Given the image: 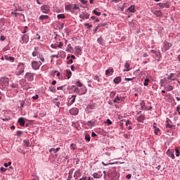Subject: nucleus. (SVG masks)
<instances>
[{"label":"nucleus","instance_id":"f257e3e1","mask_svg":"<svg viewBox=\"0 0 180 180\" xmlns=\"http://www.w3.org/2000/svg\"><path fill=\"white\" fill-rule=\"evenodd\" d=\"M25 72V63H20L17 67L16 75H22Z\"/></svg>","mask_w":180,"mask_h":180},{"label":"nucleus","instance_id":"f03ea898","mask_svg":"<svg viewBox=\"0 0 180 180\" xmlns=\"http://www.w3.org/2000/svg\"><path fill=\"white\" fill-rule=\"evenodd\" d=\"M41 63L40 61L37 62L36 60H33L32 62V68L33 70H39L40 66L41 65Z\"/></svg>","mask_w":180,"mask_h":180},{"label":"nucleus","instance_id":"7ed1b4c3","mask_svg":"<svg viewBox=\"0 0 180 180\" xmlns=\"http://www.w3.org/2000/svg\"><path fill=\"white\" fill-rule=\"evenodd\" d=\"M41 11L42 13H50V6L49 5H43L41 6Z\"/></svg>","mask_w":180,"mask_h":180},{"label":"nucleus","instance_id":"20e7f679","mask_svg":"<svg viewBox=\"0 0 180 180\" xmlns=\"http://www.w3.org/2000/svg\"><path fill=\"white\" fill-rule=\"evenodd\" d=\"M137 116L138 117H136V120L138 122H143V120H146V117L141 115V111H139L137 113Z\"/></svg>","mask_w":180,"mask_h":180},{"label":"nucleus","instance_id":"39448f33","mask_svg":"<svg viewBox=\"0 0 180 180\" xmlns=\"http://www.w3.org/2000/svg\"><path fill=\"white\" fill-rule=\"evenodd\" d=\"M79 112V110L77 108H73L70 110V115H72L73 116H77V115H78Z\"/></svg>","mask_w":180,"mask_h":180},{"label":"nucleus","instance_id":"423d86ee","mask_svg":"<svg viewBox=\"0 0 180 180\" xmlns=\"http://www.w3.org/2000/svg\"><path fill=\"white\" fill-rule=\"evenodd\" d=\"M80 19H89V13L87 12H83L80 15H79Z\"/></svg>","mask_w":180,"mask_h":180},{"label":"nucleus","instance_id":"0eeeda50","mask_svg":"<svg viewBox=\"0 0 180 180\" xmlns=\"http://www.w3.org/2000/svg\"><path fill=\"white\" fill-rule=\"evenodd\" d=\"M171 44L168 41H165L164 42V46H163V49L165 50V51H167V50H169V47H171Z\"/></svg>","mask_w":180,"mask_h":180},{"label":"nucleus","instance_id":"6e6552de","mask_svg":"<svg viewBox=\"0 0 180 180\" xmlns=\"http://www.w3.org/2000/svg\"><path fill=\"white\" fill-rule=\"evenodd\" d=\"M96 124V120H92L91 121L87 122L86 124L89 127H94Z\"/></svg>","mask_w":180,"mask_h":180},{"label":"nucleus","instance_id":"1a4fd4ad","mask_svg":"<svg viewBox=\"0 0 180 180\" xmlns=\"http://www.w3.org/2000/svg\"><path fill=\"white\" fill-rule=\"evenodd\" d=\"M123 101H124V97H119V96H117V98L114 99L113 102L116 103V102H123Z\"/></svg>","mask_w":180,"mask_h":180},{"label":"nucleus","instance_id":"9d476101","mask_svg":"<svg viewBox=\"0 0 180 180\" xmlns=\"http://www.w3.org/2000/svg\"><path fill=\"white\" fill-rule=\"evenodd\" d=\"M34 75V74H33V73H27L26 78H27V79H29V81H33Z\"/></svg>","mask_w":180,"mask_h":180},{"label":"nucleus","instance_id":"9b49d317","mask_svg":"<svg viewBox=\"0 0 180 180\" xmlns=\"http://www.w3.org/2000/svg\"><path fill=\"white\" fill-rule=\"evenodd\" d=\"M113 72H114L113 68H109L107 70H105V75L107 77H109V75H112Z\"/></svg>","mask_w":180,"mask_h":180},{"label":"nucleus","instance_id":"f8f14e48","mask_svg":"<svg viewBox=\"0 0 180 180\" xmlns=\"http://www.w3.org/2000/svg\"><path fill=\"white\" fill-rule=\"evenodd\" d=\"M77 98V96L73 95L72 96V98H70L68 105H72V103H75V98Z\"/></svg>","mask_w":180,"mask_h":180},{"label":"nucleus","instance_id":"ddd939ff","mask_svg":"<svg viewBox=\"0 0 180 180\" xmlns=\"http://www.w3.org/2000/svg\"><path fill=\"white\" fill-rule=\"evenodd\" d=\"M60 101H61V99H58V98H55L53 101V103L56 105V106H57V108H60Z\"/></svg>","mask_w":180,"mask_h":180},{"label":"nucleus","instance_id":"4468645a","mask_svg":"<svg viewBox=\"0 0 180 180\" xmlns=\"http://www.w3.org/2000/svg\"><path fill=\"white\" fill-rule=\"evenodd\" d=\"M169 122L171 123V120H169V118H167V121H166V128L167 129H172V124H169Z\"/></svg>","mask_w":180,"mask_h":180},{"label":"nucleus","instance_id":"2eb2a0df","mask_svg":"<svg viewBox=\"0 0 180 180\" xmlns=\"http://www.w3.org/2000/svg\"><path fill=\"white\" fill-rule=\"evenodd\" d=\"M165 91H167L168 92H169L174 89V86H172V85H165Z\"/></svg>","mask_w":180,"mask_h":180},{"label":"nucleus","instance_id":"dca6fc26","mask_svg":"<svg viewBox=\"0 0 180 180\" xmlns=\"http://www.w3.org/2000/svg\"><path fill=\"white\" fill-rule=\"evenodd\" d=\"M22 41H24L25 43H27V41H29V35L27 34H24L22 37Z\"/></svg>","mask_w":180,"mask_h":180},{"label":"nucleus","instance_id":"f3484780","mask_svg":"<svg viewBox=\"0 0 180 180\" xmlns=\"http://www.w3.org/2000/svg\"><path fill=\"white\" fill-rule=\"evenodd\" d=\"M1 81L6 85H9V78H8V77H1Z\"/></svg>","mask_w":180,"mask_h":180},{"label":"nucleus","instance_id":"a211bd4d","mask_svg":"<svg viewBox=\"0 0 180 180\" xmlns=\"http://www.w3.org/2000/svg\"><path fill=\"white\" fill-rule=\"evenodd\" d=\"M114 84H120L122 82V78L120 77H117L113 80Z\"/></svg>","mask_w":180,"mask_h":180},{"label":"nucleus","instance_id":"6ab92c4d","mask_svg":"<svg viewBox=\"0 0 180 180\" xmlns=\"http://www.w3.org/2000/svg\"><path fill=\"white\" fill-rule=\"evenodd\" d=\"M18 123H20V126H25V118H23V117H20L19 119H18Z\"/></svg>","mask_w":180,"mask_h":180},{"label":"nucleus","instance_id":"aec40b11","mask_svg":"<svg viewBox=\"0 0 180 180\" xmlns=\"http://www.w3.org/2000/svg\"><path fill=\"white\" fill-rule=\"evenodd\" d=\"M4 58L7 61H15V58L12 56H4Z\"/></svg>","mask_w":180,"mask_h":180},{"label":"nucleus","instance_id":"412c9836","mask_svg":"<svg viewBox=\"0 0 180 180\" xmlns=\"http://www.w3.org/2000/svg\"><path fill=\"white\" fill-rule=\"evenodd\" d=\"M75 49L76 54H78V55L81 54L82 50H81V47H79V46H75Z\"/></svg>","mask_w":180,"mask_h":180},{"label":"nucleus","instance_id":"4be33fe9","mask_svg":"<svg viewBox=\"0 0 180 180\" xmlns=\"http://www.w3.org/2000/svg\"><path fill=\"white\" fill-rule=\"evenodd\" d=\"M49 18H50L49 15H41L39 16V20H45L46 19H49Z\"/></svg>","mask_w":180,"mask_h":180},{"label":"nucleus","instance_id":"5701e85b","mask_svg":"<svg viewBox=\"0 0 180 180\" xmlns=\"http://www.w3.org/2000/svg\"><path fill=\"white\" fill-rule=\"evenodd\" d=\"M71 75H72V72H71V70H66V77L68 79H70L71 78Z\"/></svg>","mask_w":180,"mask_h":180},{"label":"nucleus","instance_id":"b1692460","mask_svg":"<svg viewBox=\"0 0 180 180\" xmlns=\"http://www.w3.org/2000/svg\"><path fill=\"white\" fill-rule=\"evenodd\" d=\"M167 154L169 157H170L171 158H172V160H175V155L174 154V153L171 152V151H167Z\"/></svg>","mask_w":180,"mask_h":180},{"label":"nucleus","instance_id":"393cba45","mask_svg":"<svg viewBox=\"0 0 180 180\" xmlns=\"http://www.w3.org/2000/svg\"><path fill=\"white\" fill-rule=\"evenodd\" d=\"M124 68L125 69L124 70V71H130V64H129V63H125Z\"/></svg>","mask_w":180,"mask_h":180},{"label":"nucleus","instance_id":"a878e982","mask_svg":"<svg viewBox=\"0 0 180 180\" xmlns=\"http://www.w3.org/2000/svg\"><path fill=\"white\" fill-rule=\"evenodd\" d=\"M128 11H129L131 13H134L136 12V8H134V6H131L128 8Z\"/></svg>","mask_w":180,"mask_h":180},{"label":"nucleus","instance_id":"bb28decb","mask_svg":"<svg viewBox=\"0 0 180 180\" xmlns=\"http://www.w3.org/2000/svg\"><path fill=\"white\" fill-rule=\"evenodd\" d=\"M23 142L25 147H30L32 146L28 140H24Z\"/></svg>","mask_w":180,"mask_h":180},{"label":"nucleus","instance_id":"cd10ccee","mask_svg":"<svg viewBox=\"0 0 180 180\" xmlns=\"http://www.w3.org/2000/svg\"><path fill=\"white\" fill-rule=\"evenodd\" d=\"M58 151H60V148H51L50 150V153H58Z\"/></svg>","mask_w":180,"mask_h":180},{"label":"nucleus","instance_id":"c85d7f7f","mask_svg":"<svg viewBox=\"0 0 180 180\" xmlns=\"http://www.w3.org/2000/svg\"><path fill=\"white\" fill-rule=\"evenodd\" d=\"M174 77H175V74L171 73L170 75L167 77V79H172V81H175V79H176L174 78Z\"/></svg>","mask_w":180,"mask_h":180},{"label":"nucleus","instance_id":"c756f323","mask_svg":"<svg viewBox=\"0 0 180 180\" xmlns=\"http://www.w3.org/2000/svg\"><path fill=\"white\" fill-rule=\"evenodd\" d=\"M70 149L72 150V151H75V150H77V144L72 143L70 145Z\"/></svg>","mask_w":180,"mask_h":180},{"label":"nucleus","instance_id":"7c9ffc66","mask_svg":"<svg viewBox=\"0 0 180 180\" xmlns=\"http://www.w3.org/2000/svg\"><path fill=\"white\" fill-rule=\"evenodd\" d=\"M148 82H150V79H148V78L145 79V80L143 82L144 86H148Z\"/></svg>","mask_w":180,"mask_h":180},{"label":"nucleus","instance_id":"2f4dec72","mask_svg":"<svg viewBox=\"0 0 180 180\" xmlns=\"http://www.w3.org/2000/svg\"><path fill=\"white\" fill-rule=\"evenodd\" d=\"M97 41L101 46L103 45V39L102 37L98 38Z\"/></svg>","mask_w":180,"mask_h":180},{"label":"nucleus","instance_id":"473e14b6","mask_svg":"<svg viewBox=\"0 0 180 180\" xmlns=\"http://www.w3.org/2000/svg\"><path fill=\"white\" fill-rule=\"evenodd\" d=\"M140 105H141V109H143V110H146V109H147V108H146V103H144V101H141V103H140Z\"/></svg>","mask_w":180,"mask_h":180},{"label":"nucleus","instance_id":"72a5a7b5","mask_svg":"<svg viewBox=\"0 0 180 180\" xmlns=\"http://www.w3.org/2000/svg\"><path fill=\"white\" fill-rule=\"evenodd\" d=\"M58 19H65V15L64 14H58Z\"/></svg>","mask_w":180,"mask_h":180},{"label":"nucleus","instance_id":"f704fd0d","mask_svg":"<svg viewBox=\"0 0 180 180\" xmlns=\"http://www.w3.org/2000/svg\"><path fill=\"white\" fill-rule=\"evenodd\" d=\"M175 152H176V156L179 157V155H180L179 148H175Z\"/></svg>","mask_w":180,"mask_h":180},{"label":"nucleus","instance_id":"c9c22d12","mask_svg":"<svg viewBox=\"0 0 180 180\" xmlns=\"http://www.w3.org/2000/svg\"><path fill=\"white\" fill-rule=\"evenodd\" d=\"M93 13H94V15H96V16H101V12H98L96 10H94Z\"/></svg>","mask_w":180,"mask_h":180},{"label":"nucleus","instance_id":"e433bc0d","mask_svg":"<svg viewBox=\"0 0 180 180\" xmlns=\"http://www.w3.org/2000/svg\"><path fill=\"white\" fill-rule=\"evenodd\" d=\"M85 140H86V141H91V136L89 134H86Z\"/></svg>","mask_w":180,"mask_h":180},{"label":"nucleus","instance_id":"4c0bfd02","mask_svg":"<svg viewBox=\"0 0 180 180\" xmlns=\"http://www.w3.org/2000/svg\"><path fill=\"white\" fill-rule=\"evenodd\" d=\"M76 85H77V86H79V88H82V86H83L82 83H81V82H79V81H77L76 82Z\"/></svg>","mask_w":180,"mask_h":180},{"label":"nucleus","instance_id":"58836bf2","mask_svg":"<svg viewBox=\"0 0 180 180\" xmlns=\"http://www.w3.org/2000/svg\"><path fill=\"white\" fill-rule=\"evenodd\" d=\"M94 79L98 81V82H101V78H99V76L98 75L94 76Z\"/></svg>","mask_w":180,"mask_h":180},{"label":"nucleus","instance_id":"ea45409f","mask_svg":"<svg viewBox=\"0 0 180 180\" xmlns=\"http://www.w3.org/2000/svg\"><path fill=\"white\" fill-rule=\"evenodd\" d=\"M159 133H160V128L155 129V134H156V136H158Z\"/></svg>","mask_w":180,"mask_h":180},{"label":"nucleus","instance_id":"a19ab883","mask_svg":"<svg viewBox=\"0 0 180 180\" xmlns=\"http://www.w3.org/2000/svg\"><path fill=\"white\" fill-rule=\"evenodd\" d=\"M64 46V43L59 42V44L57 45V47H59V49H61Z\"/></svg>","mask_w":180,"mask_h":180},{"label":"nucleus","instance_id":"79ce46f5","mask_svg":"<svg viewBox=\"0 0 180 180\" xmlns=\"http://www.w3.org/2000/svg\"><path fill=\"white\" fill-rule=\"evenodd\" d=\"M38 54H39V53L37 51L32 52V56L33 57L37 56Z\"/></svg>","mask_w":180,"mask_h":180},{"label":"nucleus","instance_id":"37998d69","mask_svg":"<svg viewBox=\"0 0 180 180\" xmlns=\"http://www.w3.org/2000/svg\"><path fill=\"white\" fill-rule=\"evenodd\" d=\"M84 26H87L88 29H91V27H92V25H89V23H85Z\"/></svg>","mask_w":180,"mask_h":180},{"label":"nucleus","instance_id":"c03bdc74","mask_svg":"<svg viewBox=\"0 0 180 180\" xmlns=\"http://www.w3.org/2000/svg\"><path fill=\"white\" fill-rule=\"evenodd\" d=\"M63 89H64V86H60L57 87L58 91H63Z\"/></svg>","mask_w":180,"mask_h":180},{"label":"nucleus","instance_id":"a18cd8bd","mask_svg":"<svg viewBox=\"0 0 180 180\" xmlns=\"http://www.w3.org/2000/svg\"><path fill=\"white\" fill-rule=\"evenodd\" d=\"M75 92L76 94H79V89L78 87L75 88Z\"/></svg>","mask_w":180,"mask_h":180},{"label":"nucleus","instance_id":"49530a36","mask_svg":"<svg viewBox=\"0 0 180 180\" xmlns=\"http://www.w3.org/2000/svg\"><path fill=\"white\" fill-rule=\"evenodd\" d=\"M106 123L108 124V126H110V124H112V122L109 119L107 120Z\"/></svg>","mask_w":180,"mask_h":180},{"label":"nucleus","instance_id":"de8ad7c7","mask_svg":"<svg viewBox=\"0 0 180 180\" xmlns=\"http://www.w3.org/2000/svg\"><path fill=\"white\" fill-rule=\"evenodd\" d=\"M88 108H89V109H95V107L92 104L89 105Z\"/></svg>","mask_w":180,"mask_h":180},{"label":"nucleus","instance_id":"09e8293b","mask_svg":"<svg viewBox=\"0 0 180 180\" xmlns=\"http://www.w3.org/2000/svg\"><path fill=\"white\" fill-rule=\"evenodd\" d=\"M133 79H134V77H132V78H125L124 81H133Z\"/></svg>","mask_w":180,"mask_h":180},{"label":"nucleus","instance_id":"8fccbe9b","mask_svg":"<svg viewBox=\"0 0 180 180\" xmlns=\"http://www.w3.org/2000/svg\"><path fill=\"white\" fill-rule=\"evenodd\" d=\"M115 95H116V93H115V91H112V92L110 93V96H111V98H113Z\"/></svg>","mask_w":180,"mask_h":180},{"label":"nucleus","instance_id":"3c124183","mask_svg":"<svg viewBox=\"0 0 180 180\" xmlns=\"http://www.w3.org/2000/svg\"><path fill=\"white\" fill-rule=\"evenodd\" d=\"M32 99H34V101L39 99V95H35L34 96L32 97Z\"/></svg>","mask_w":180,"mask_h":180},{"label":"nucleus","instance_id":"603ef678","mask_svg":"<svg viewBox=\"0 0 180 180\" xmlns=\"http://www.w3.org/2000/svg\"><path fill=\"white\" fill-rule=\"evenodd\" d=\"M22 33H23L24 34H25V33H27V26H25V29H24Z\"/></svg>","mask_w":180,"mask_h":180},{"label":"nucleus","instance_id":"864d4df0","mask_svg":"<svg viewBox=\"0 0 180 180\" xmlns=\"http://www.w3.org/2000/svg\"><path fill=\"white\" fill-rule=\"evenodd\" d=\"M35 39H36L37 40L40 39V34H37L35 35Z\"/></svg>","mask_w":180,"mask_h":180},{"label":"nucleus","instance_id":"5fc2aeb1","mask_svg":"<svg viewBox=\"0 0 180 180\" xmlns=\"http://www.w3.org/2000/svg\"><path fill=\"white\" fill-rule=\"evenodd\" d=\"M22 133L23 132L22 131H17V136H22Z\"/></svg>","mask_w":180,"mask_h":180},{"label":"nucleus","instance_id":"6e6d98bb","mask_svg":"<svg viewBox=\"0 0 180 180\" xmlns=\"http://www.w3.org/2000/svg\"><path fill=\"white\" fill-rule=\"evenodd\" d=\"M50 91L51 92H53V94L56 92V89H54V87L50 88Z\"/></svg>","mask_w":180,"mask_h":180},{"label":"nucleus","instance_id":"4d7b16f0","mask_svg":"<svg viewBox=\"0 0 180 180\" xmlns=\"http://www.w3.org/2000/svg\"><path fill=\"white\" fill-rule=\"evenodd\" d=\"M51 47L52 48V49H57V45H56V44H52L51 45Z\"/></svg>","mask_w":180,"mask_h":180},{"label":"nucleus","instance_id":"13d9d810","mask_svg":"<svg viewBox=\"0 0 180 180\" xmlns=\"http://www.w3.org/2000/svg\"><path fill=\"white\" fill-rule=\"evenodd\" d=\"M68 50H69V51H72V46H71V45H68Z\"/></svg>","mask_w":180,"mask_h":180},{"label":"nucleus","instance_id":"bf43d9fd","mask_svg":"<svg viewBox=\"0 0 180 180\" xmlns=\"http://www.w3.org/2000/svg\"><path fill=\"white\" fill-rule=\"evenodd\" d=\"M98 173H94L93 174V177L94 178H98Z\"/></svg>","mask_w":180,"mask_h":180},{"label":"nucleus","instance_id":"052dcab7","mask_svg":"<svg viewBox=\"0 0 180 180\" xmlns=\"http://www.w3.org/2000/svg\"><path fill=\"white\" fill-rule=\"evenodd\" d=\"M125 124H126V126H128L129 124H131V122L129 120H127Z\"/></svg>","mask_w":180,"mask_h":180},{"label":"nucleus","instance_id":"680f3d73","mask_svg":"<svg viewBox=\"0 0 180 180\" xmlns=\"http://www.w3.org/2000/svg\"><path fill=\"white\" fill-rule=\"evenodd\" d=\"M52 58H58V55H52L51 56Z\"/></svg>","mask_w":180,"mask_h":180},{"label":"nucleus","instance_id":"e2e57ef3","mask_svg":"<svg viewBox=\"0 0 180 180\" xmlns=\"http://www.w3.org/2000/svg\"><path fill=\"white\" fill-rule=\"evenodd\" d=\"M6 171V169L4 167H1V172H5Z\"/></svg>","mask_w":180,"mask_h":180},{"label":"nucleus","instance_id":"0e129e2a","mask_svg":"<svg viewBox=\"0 0 180 180\" xmlns=\"http://www.w3.org/2000/svg\"><path fill=\"white\" fill-rule=\"evenodd\" d=\"M126 178H127V179H130V178H131V174H127L126 176Z\"/></svg>","mask_w":180,"mask_h":180},{"label":"nucleus","instance_id":"69168bd1","mask_svg":"<svg viewBox=\"0 0 180 180\" xmlns=\"http://www.w3.org/2000/svg\"><path fill=\"white\" fill-rule=\"evenodd\" d=\"M88 179V177H86V176H83L82 178L79 179V180H86Z\"/></svg>","mask_w":180,"mask_h":180},{"label":"nucleus","instance_id":"338daca9","mask_svg":"<svg viewBox=\"0 0 180 180\" xmlns=\"http://www.w3.org/2000/svg\"><path fill=\"white\" fill-rule=\"evenodd\" d=\"M0 40H1V41H4V40H5V37H4V36H1Z\"/></svg>","mask_w":180,"mask_h":180},{"label":"nucleus","instance_id":"774afa93","mask_svg":"<svg viewBox=\"0 0 180 180\" xmlns=\"http://www.w3.org/2000/svg\"><path fill=\"white\" fill-rule=\"evenodd\" d=\"M70 68H71L72 71H75V66L71 65Z\"/></svg>","mask_w":180,"mask_h":180}]
</instances>
